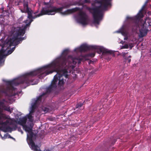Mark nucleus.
<instances>
[{"instance_id":"nucleus-15","label":"nucleus","mask_w":151,"mask_h":151,"mask_svg":"<svg viewBox=\"0 0 151 151\" xmlns=\"http://www.w3.org/2000/svg\"><path fill=\"white\" fill-rule=\"evenodd\" d=\"M95 55V53H90L89 54V55L91 57H93Z\"/></svg>"},{"instance_id":"nucleus-22","label":"nucleus","mask_w":151,"mask_h":151,"mask_svg":"<svg viewBox=\"0 0 151 151\" xmlns=\"http://www.w3.org/2000/svg\"><path fill=\"white\" fill-rule=\"evenodd\" d=\"M148 14L149 15H150L151 14V12H148Z\"/></svg>"},{"instance_id":"nucleus-4","label":"nucleus","mask_w":151,"mask_h":151,"mask_svg":"<svg viewBox=\"0 0 151 151\" xmlns=\"http://www.w3.org/2000/svg\"><path fill=\"white\" fill-rule=\"evenodd\" d=\"M111 0H102L100 1V5L93 9V15L94 19V23L99 24V21L102 19L103 12L106 9L107 7L110 6Z\"/></svg>"},{"instance_id":"nucleus-7","label":"nucleus","mask_w":151,"mask_h":151,"mask_svg":"<svg viewBox=\"0 0 151 151\" xmlns=\"http://www.w3.org/2000/svg\"><path fill=\"white\" fill-rule=\"evenodd\" d=\"M148 0H147L146 1L144 4L142 6L141 9L139 11L137 15L132 17H127V19H131L134 23L135 26L133 28V31L134 29V30L137 29L138 27L139 28H140V26L138 24V22L139 20L143 17V15L142 13V12L145 9L146 6L148 3Z\"/></svg>"},{"instance_id":"nucleus-19","label":"nucleus","mask_w":151,"mask_h":151,"mask_svg":"<svg viewBox=\"0 0 151 151\" xmlns=\"http://www.w3.org/2000/svg\"><path fill=\"white\" fill-rule=\"evenodd\" d=\"M18 130L22 134H23V132L22 130V129H21L20 128L18 127Z\"/></svg>"},{"instance_id":"nucleus-3","label":"nucleus","mask_w":151,"mask_h":151,"mask_svg":"<svg viewBox=\"0 0 151 151\" xmlns=\"http://www.w3.org/2000/svg\"><path fill=\"white\" fill-rule=\"evenodd\" d=\"M26 122L27 118L26 117L20 118L19 123L22 126L23 129L27 132V143L32 150L35 151H40V147L37 145H35L34 142V140L36 139L37 137L32 132V127L31 126H28L26 125Z\"/></svg>"},{"instance_id":"nucleus-10","label":"nucleus","mask_w":151,"mask_h":151,"mask_svg":"<svg viewBox=\"0 0 151 151\" xmlns=\"http://www.w3.org/2000/svg\"><path fill=\"white\" fill-rule=\"evenodd\" d=\"M4 49V47H2V50L0 51V62L1 61L2 59L5 57L6 51L2 52L3 50Z\"/></svg>"},{"instance_id":"nucleus-24","label":"nucleus","mask_w":151,"mask_h":151,"mask_svg":"<svg viewBox=\"0 0 151 151\" xmlns=\"http://www.w3.org/2000/svg\"><path fill=\"white\" fill-rule=\"evenodd\" d=\"M114 56V54H113V56Z\"/></svg>"},{"instance_id":"nucleus-6","label":"nucleus","mask_w":151,"mask_h":151,"mask_svg":"<svg viewBox=\"0 0 151 151\" xmlns=\"http://www.w3.org/2000/svg\"><path fill=\"white\" fill-rule=\"evenodd\" d=\"M46 93H43L42 94L37 97L36 99H34L32 100L31 106L30 108L29 114L27 115L29 121L32 122L33 121L34 113L35 109L37 106L40 102H41L43 100H44Z\"/></svg>"},{"instance_id":"nucleus-20","label":"nucleus","mask_w":151,"mask_h":151,"mask_svg":"<svg viewBox=\"0 0 151 151\" xmlns=\"http://www.w3.org/2000/svg\"><path fill=\"white\" fill-rule=\"evenodd\" d=\"M23 17H20L18 19L19 21H21L22 20V19H23Z\"/></svg>"},{"instance_id":"nucleus-17","label":"nucleus","mask_w":151,"mask_h":151,"mask_svg":"<svg viewBox=\"0 0 151 151\" xmlns=\"http://www.w3.org/2000/svg\"><path fill=\"white\" fill-rule=\"evenodd\" d=\"M82 105V104H78L77 105V107L78 108H80L81 107Z\"/></svg>"},{"instance_id":"nucleus-5","label":"nucleus","mask_w":151,"mask_h":151,"mask_svg":"<svg viewBox=\"0 0 151 151\" xmlns=\"http://www.w3.org/2000/svg\"><path fill=\"white\" fill-rule=\"evenodd\" d=\"M99 50L103 54L113 53L112 51L109 50L103 47L96 45H88L87 44H83L78 47L76 48L74 50V51L76 53L78 52H81L87 51L90 50Z\"/></svg>"},{"instance_id":"nucleus-1","label":"nucleus","mask_w":151,"mask_h":151,"mask_svg":"<svg viewBox=\"0 0 151 151\" xmlns=\"http://www.w3.org/2000/svg\"><path fill=\"white\" fill-rule=\"evenodd\" d=\"M23 8L20 9L21 12L22 13H27L28 14V18L29 19L26 20L24 21L26 24L24 26L21 27H17L15 28L13 27L11 28L10 33L12 35H13V37L12 38H8L4 45L2 47L0 51L2 50V47H4V49L2 52L6 51L5 56L11 54L14 51L15 47L12 48L11 50H7L10 48L12 46L17 45L20 43V41L23 40V38H21V36H23L25 33V31L27 27L30 24L32 20H31L32 18V11L30 10L28 7V2L24 0L23 3Z\"/></svg>"},{"instance_id":"nucleus-2","label":"nucleus","mask_w":151,"mask_h":151,"mask_svg":"<svg viewBox=\"0 0 151 151\" xmlns=\"http://www.w3.org/2000/svg\"><path fill=\"white\" fill-rule=\"evenodd\" d=\"M70 5L71 4H70L65 5L62 7L58 8L52 6L51 5L47 7L43 8L41 13L37 15L36 17H39L45 14L54 15L57 12H60L63 15H66L77 11H79V13L78 14L77 19L78 22L83 25L87 24L88 22V17L85 13L82 11L81 9L78 7H76L71 9H68L65 11H63L64 8H68Z\"/></svg>"},{"instance_id":"nucleus-23","label":"nucleus","mask_w":151,"mask_h":151,"mask_svg":"<svg viewBox=\"0 0 151 151\" xmlns=\"http://www.w3.org/2000/svg\"><path fill=\"white\" fill-rule=\"evenodd\" d=\"M44 151H49L47 150H44Z\"/></svg>"},{"instance_id":"nucleus-18","label":"nucleus","mask_w":151,"mask_h":151,"mask_svg":"<svg viewBox=\"0 0 151 151\" xmlns=\"http://www.w3.org/2000/svg\"><path fill=\"white\" fill-rule=\"evenodd\" d=\"M92 0H85L84 1L85 3H91Z\"/></svg>"},{"instance_id":"nucleus-14","label":"nucleus","mask_w":151,"mask_h":151,"mask_svg":"<svg viewBox=\"0 0 151 151\" xmlns=\"http://www.w3.org/2000/svg\"><path fill=\"white\" fill-rule=\"evenodd\" d=\"M129 48V45L128 44L124 45L123 46L122 48Z\"/></svg>"},{"instance_id":"nucleus-13","label":"nucleus","mask_w":151,"mask_h":151,"mask_svg":"<svg viewBox=\"0 0 151 151\" xmlns=\"http://www.w3.org/2000/svg\"><path fill=\"white\" fill-rule=\"evenodd\" d=\"M131 55H129L128 57H126L127 59H125V60H127L128 61V62L130 63L131 61Z\"/></svg>"},{"instance_id":"nucleus-12","label":"nucleus","mask_w":151,"mask_h":151,"mask_svg":"<svg viewBox=\"0 0 151 151\" xmlns=\"http://www.w3.org/2000/svg\"><path fill=\"white\" fill-rule=\"evenodd\" d=\"M128 52H122V55L124 58V59H127L126 56V55L127 54Z\"/></svg>"},{"instance_id":"nucleus-11","label":"nucleus","mask_w":151,"mask_h":151,"mask_svg":"<svg viewBox=\"0 0 151 151\" xmlns=\"http://www.w3.org/2000/svg\"><path fill=\"white\" fill-rule=\"evenodd\" d=\"M0 136L2 137V138L3 139H4L7 138H11L13 139H15L14 138L11 137L10 136V135L8 134H5L4 135V137H2V136L1 135V134H0Z\"/></svg>"},{"instance_id":"nucleus-8","label":"nucleus","mask_w":151,"mask_h":151,"mask_svg":"<svg viewBox=\"0 0 151 151\" xmlns=\"http://www.w3.org/2000/svg\"><path fill=\"white\" fill-rule=\"evenodd\" d=\"M147 22L148 23L151 22V19L149 17H147L146 19L145 22L144 24H142L141 26V28L139 29V37H142L146 36L148 32V30L147 29L146 27L145 26V24L146 23V22Z\"/></svg>"},{"instance_id":"nucleus-21","label":"nucleus","mask_w":151,"mask_h":151,"mask_svg":"<svg viewBox=\"0 0 151 151\" xmlns=\"http://www.w3.org/2000/svg\"><path fill=\"white\" fill-rule=\"evenodd\" d=\"M48 110V109L47 108H45L44 111H47Z\"/></svg>"},{"instance_id":"nucleus-25","label":"nucleus","mask_w":151,"mask_h":151,"mask_svg":"<svg viewBox=\"0 0 151 151\" xmlns=\"http://www.w3.org/2000/svg\"><path fill=\"white\" fill-rule=\"evenodd\" d=\"M73 4V5H74V4Z\"/></svg>"},{"instance_id":"nucleus-16","label":"nucleus","mask_w":151,"mask_h":151,"mask_svg":"<svg viewBox=\"0 0 151 151\" xmlns=\"http://www.w3.org/2000/svg\"><path fill=\"white\" fill-rule=\"evenodd\" d=\"M129 46L130 49H131L133 46V44L132 43H130L129 44Z\"/></svg>"},{"instance_id":"nucleus-9","label":"nucleus","mask_w":151,"mask_h":151,"mask_svg":"<svg viewBox=\"0 0 151 151\" xmlns=\"http://www.w3.org/2000/svg\"><path fill=\"white\" fill-rule=\"evenodd\" d=\"M116 32L118 33L121 32L122 35L124 37V40H127L128 39V38L127 37V35L128 34V32L127 31H125L124 30H123L122 29H119Z\"/></svg>"}]
</instances>
